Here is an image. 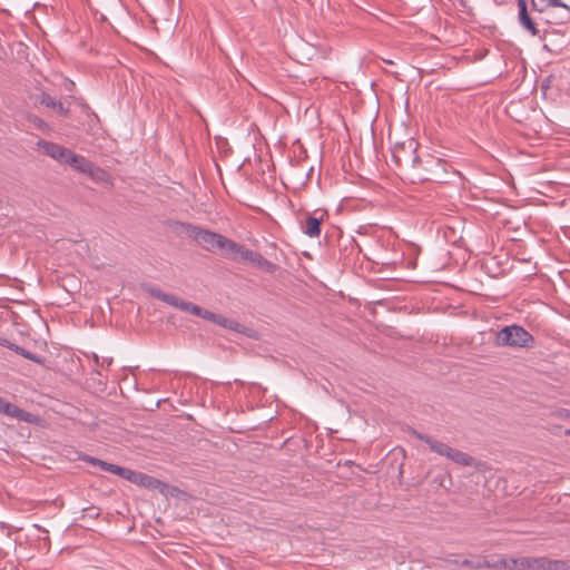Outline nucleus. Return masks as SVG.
<instances>
[{"instance_id": "obj_1", "label": "nucleus", "mask_w": 570, "mask_h": 570, "mask_svg": "<svg viewBox=\"0 0 570 570\" xmlns=\"http://www.w3.org/2000/svg\"><path fill=\"white\" fill-rule=\"evenodd\" d=\"M177 226L181 233L197 242V244L206 250H213L217 248L226 252L230 242V239L224 237L220 234L200 228L191 224L177 223Z\"/></svg>"}, {"instance_id": "obj_2", "label": "nucleus", "mask_w": 570, "mask_h": 570, "mask_svg": "<svg viewBox=\"0 0 570 570\" xmlns=\"http://www.w3.org/2000/svg\"><path fill=\"white\" fill-rule=\"evenodd\" d=\"M532 341V335L519 325L505 326L497 334L499 346L527 347Z\"/></svg>"}, {"instance_id": "obj_3", "label": "nucleus", "mask_w": 570, "mask_h": 570, "mask_svg": "<svg viewBox=\"0 0 570 570\" xmlns=\"http://www.w3.org/2000/svg\"><path fill=\"white\" fill-rule=\"evenodd\" d=\"M38 146L43 150L46 155L61 164H65V159H67L68 154L70 151V149L68 148L46 140H40L38 142Z\"/></svg>"}, {"instance_id": "obj_4", "label": "nucleus", "mask_w": 570, "mask_h": 570, "mask_svg": "<svg viewBox=\"0 0 570 570\" xmlns=\"http://www.w3.org/2000/svg\"><path fill=\"white\" fill-rule=\"evenodd\" d=\"M255 253H256L255 250L246 248L232 239L226 249V254L228 255L229 258L240 259L243 262H248V263H252V259L254 258Z\"/></svg>"}, {"instance_id": "obj_5", "label": "nucleus", "mask_w": 570, "mask_h": 570, "mask_svg": "<svg viewBox=\"0 0 570 570\" xmlns=\"http://www.w3.org/2000/svg\"><path fill=\"white\" fill-rule=\"evenodd\" d=\"M518 21L519 23L527 29L532 36H537L539 33V30L533 22V20L530 18L527 9V1L525 0H518Z\"/></svg>"}, {"instance_id": "obj_6", "label": "nucleus", "mask_w": 570, "mask_h": 570, "mask_svg": "<svg viewBox=\"0 0 570 570\" xmlns=\"http://www.w3.org/2000/svg\"><path fill=\"white\" fill-rule=\"evenodd\" d=\"M38 101L40 105L51 108L53 111L61 116H67L69 114V108L65 107L63 104L55 97H51L47 92H41L38 97Z\"/></svg>"}, {"instance_id": "obj_7", "label": "nucleus", "mask_w": 570, "mask_h": 570, "mask_svg": "<svg viewBox=\"0 0 570 570\" xmlns=\"http://www.w3.org/2000/svg\"><path fill=\"white\" fill-rule=\"evenodd\" d=\"M91 161L85 158L81 155H77L73 151H69L67 159H65V165H69L75 170L85 174V171L89 170Z\"/></svg>"}, {"instance_id": "obj_8", "label": "nucleus", "mask_w": 570, "mask_h": 570, "mask_svg": "<svg viewBox=\"0 0 570 570\" xmlns=\"http://www.w3.org/2000/svg\"><path fill=\"white\" fill-rule=\"evenodd\" d=\"M203 318L207 320V321H210V322H213L215 324H218V325H220V326H223L225 328H229V330L237 331L238 326H239V324L237 322L228 320V318H226V317H224L222 315L215 314V313H213L210 311H207V309H206V312H204V317Z\"/></svg>"}, {"instance_id": "obj_9", "label": "nucleus", "mask_w": 570, "mask_h": 570, "mask_svg": "<svg viewBox=\"0 0 570 570\" xmlns=\"http://www.w3.org/2000/svg\"><path fill=\"white\" fill-rule=\"evenodd\" d=\"M321 218L308 216L303 226V233L311 238L318 237L321 234Z\"/></svg>"}, {"instance_id": "obj_10", "label": "nucleus", "mask_w": 570, "mask_h": 570, "mask_svg": "<svg viewBox=\"0 0 570 570\" xmlns=\"http://www.w3.org/2000/svg\"><path fill=\"white\" fill-rule=\"evenodd\" d=\"M546 558H519V569L522 570H544Z\"/></svg>"}, {"instance_id": "obj_11", "label": "nucleus", "mask_w": 570, "mask_h": 570, "mask_svg": "<svg viewBox=\"0 0 570 570\" xmlns=\"http://www.w3.org/2000/svg\"><path fill=\"white\" fill-rule=\"evenodd\" d=\"M414 434L417 439L428 443L430 445L431 450H433L434 452H436L438 454H440L442 456L446 458L448 453L451 450V446H449L442 442L433 441L431 438H429L424 434L416 433V432H414Z\"/></svg>"}, {"instance_id": "obj_12", "label": "nucleus", "mask_w": 570, "mask_h": 570, "mask_svg": "<svg viewBox=\"0 0 570 570\" xmlns=\"http://www.w3.org/2000/svg\"><path fill=\"white\" fill-rule=\"evenodd\" d=\"M446 458L462 466H471V465H473V462H474L472 456H470L469 454H466L462 451L455 450L453 448H451Z\"/></svg>"}, {"instance_id": "obj_13", "label": "nucleus", "mask_w": 570, "mask_h": 570, "mask_svg": "<svg viewBox=\"0 0 570 570\" xmlns=\"http://www.w3.org/2000/svg\"><path fill=\"white\" fill-rule=\"evenodd\" d=\"M3 346L14 351L17 354L21 355L22 357L29 360V361H32V362H36V363H41V360L38 355H36L35 353H31L29 351H27L26 348L14 344V343H11L7 340L3 341L2 343Z\"/></svg>"}, {"instance_id": "obj_14", "label": "nucleus", "mask_w": 570, "mask_h": 570, "mask_svg": "<svg viewBox=\"0 0 570 570\" xmlns=\"http://www.w3.org/2000/svg\"><path fill=\"white\" fill-rule=\"evenodd\" d=\"M85 174L97 183L109 181V174L105 169L96 166L94 163L90 164L89 170L85 171Z\"/></svg>"}, {"instance_id": "obj_15", "label": "nucleus", "mask_w": 570, "mask_h": 570, "mask_svg": "<svg viewBox=\"0 0 570 570\" xmlns=\"http://www.w3.org/2000/svg\"><path fill=\"white\" fill-rule=\"evenodd\" d=\"M254 266L267 272V273H275L277 266L272 263L271 261L264 258L259 253H255L254 258L252 259V263Z\"/></svg>"}, {"instance_id": "obj_16", "label": "nucleus", "mask_w": 570, "mask_h": 570, "mask_svg": "<svg viewBox=\"0 0 570 570\" xmlns=\"http://www.w3.org/2000/svg\"><path fill=\"white\" fill-rule=\"evenodd\" d=\"M151 294H153V296L157 297L158 299L179 308V302H181V299L179 297H177L173 294L161 292L160 289H154V291H151Z\"/></svg>"}, {"instance_id": "obj_17", "label": "nucleus", "mask_w": 570, "mask_h": 570, "mask_svg": "<svg viewBox=\"0 0 570 570\" xmlns=\"http://www.w3.org/2000/svg\"><path fill=\"white\" fill-rule=\"evenodd\" d=\"M135 484L149 489H156L160 484V481L155 479L154 476L138 472Z\"/></svg>"}, {"instance_id": "obj_18", "label": "nucleus", "mask_w": 570, "mask_h": 570, "mask_svg": "<svg viewBox=\"0 0 570 570\" xmlns=\"http://www.w3.org/2000/svg\"><path fill=\"white\" fill-rule=\"evenodd\" d=\"M541 2L544 4L541 8H538L535 1L531 0L532 8L539 12H543L549 7H553V8L558 7V8H563L570 12V6L562 2L561 0H541Z\"/></svg>"}, {"instance_id": "obj_19", "label": "nucleus", "mask_w": 570, "mask_h": 570, "mask_svg": "<svg viewBox=\"0 0 570 570\" xmlns=\"http://www.w3.org/2000/svg\"><path fill=\"white\" fill-rule=\"evenodd\" d=\"M19 413H20L19 406L6 401L3 409L1 411V414L18 419Z\"/></svg>"}, {"instance_id": "obj_20", "label": "nucleus", "mask_w": 570, "mask_h": 570, "mask_svg": "<svg viewBox=\"0 0 570 570\" xmlns=\"http://www.w3.org/2000/svg\"><path fill=\"white\" fill-rule=\"evenodd\" d=\"M568 566L562 560H549L546 558L544 570H567Z\"/></svg>"}, {"instance_id": "obj_21", "label": "nucleus", "mask_w": 570, "mask_h": 570, "mask_svg": "<svg viewBox=\"0 0 570 570\" xmlns=\"http://www.w3.org/2000/svg\"><path fill=\"white\" fill-rule=\"evenodd\" d=\"M498 564L508 570H515L519 569V558L501 559L498 561Z\"/></svg>"}, {"instance_id": "obj_22", "label": "nucleus", "mask_w": 570, "mask_h": 570, "mask_svg": "<svg viewBox=\"0 0 570 570\" xmlns=\"http://www.w3.org/2000/svg\"><path fill=\"white\" fill-rule=\"evenodd\" d=\"M82 460L86 461L87 463H90L91 465L99 466L104 471H106V469H107L108 462H105V461H102L100 459H97V458H94V456H89V455H85L82 458Z\"/></svg>"}, {"instance_id": "obj_23", "label": "nucleus", "mask_w": 570, "mask_h": 570, "mask_svg": "<svg viewBox=\"0 0 570 570\" xmlns=\"http://www.w3.org/2000/svg\"><path fill=\"white\" fill-rule=\"evenodd\" d=\"M137 474H138V472H135V471H132L130 469L121 466V471H120V473L118 475L124 478L125 480H128V481L135 483L136 479H137Z\"/></svg>"}, {"instance_id": "obj_24", "label": "nucleus", "mask_w": 570, "mask_h": 570, "mask_svg": "<svg viewBox=\"0 0 570 570\" xmlns=\"http://www.w3.org/2000/svg\"><path fill=\"white\" fill-rule=\"evenodd\" d=\"M18 420L27 422V423H36L38 421V417L35 414L20 409Z\"/></svg>"}, {"instance_id": "obj_25", "label": "nucleus", "mask_w": 570, "mask_h": 570, "mask_svg": "<svg viewBox=\"0 0 570 570\" xmlns=\"http://www.w3.org/2000/svg\"><path fill=\"white\" fill-rule=\"evenodd\" d=\"M106 471L118 475L121 471V466L112 464V463H108Z\"/></svg>"}, {"instance_id": "obj_26", "label": "nucleus", "mask_w": 570, "mask_h": 570, "mask_svg": "<svg viewBox=\"0 0 570 570\" xmlns=\"http://www.w3.org/2000/svg\"><path fill=\"white\" fill-rule=\"evenodd\" d=\"M195 304L190 303V302H186V301H183L179 302V309L181 311H186V312H191V307L194 306Z\"/></svg>"}, {"instance_id": "obj_27", "label": "nucleus", "mask_w": 570, "mask_h": 570, "mask_svg": "<svg viewBox=\"0 0 570 570\" xmlns=\"http://www.w3.org/2000/svg\"><path fill=\"white\" fill-rule=\"evenodd\" d=\"M204 312H206V309H204L200 306L195 304L191 307V312L190 313L203 318L204 317Z\"/></svg>"}, {"instance_id": "obj_28", "label": "nucleus", "mask_w": 570, "mask_h": 570, "mask_svg": "<svg viewBox=\"0 0 570 570\" xmlns=\"http://www.w3.org/2000/svg\"><path fill=\"white\" fill-rule=\"evenodd\" d=\"M35 124L42 128V127H47V124L42 120V119H39V118H35Z\"/></svg>"}, {"instance_id": "obj_29", "label": "nucleus", "mask_w": 570, "mask_h": 570, "mask_svg": "<svg viewBox=\"0 0 570 570\" xmlns=\"http://www.w3.org/2000/svg\"><path fill=\"white\" fill-rule=\"evenodd\" d=\"M112 360L111 358H102V362H101V366H109L111 364Z\"/></svg>"}, {"instance_id": "obj_30", "label": "nucleus", "mask_w": 570, "mask_h": 570, "mask_svg": "<svg viewBox=\"0 0 570 570\" xmlns=\"http://www.w3.org/2000/svg\"><path fill=\"white\" fill-rule=\"evenodd\" d=\"M563 417L570 419V411H566L564 414H563Z\"/></svg>"}, {"instance_id": "obj_31", "label": "nucleus", "mask_w": 570, "mask_h": 570, "mask_svg": "<svg viewBox=\"0 0 570 570\" xmlns=\"http://www.w3.org/2000/svg\"><path fill=\"white\" fill-rule=\"evenodd\" d=\"M94 358H95V362H96L97 364H99L98 355H95V356H94Z\"/></svg>"}, {"instance_id": "obj_32", "label": "nucleus", "mask_w": 570, "mask_h": 570, "mask_svg": "<svg viewBox=\"0 0 570 570\" xmlns=\"http://www.w3.org/2000/svg\"><path fill=\"white\" fill-rule=\"evenodd\" d=\"M566 435L570 436V429L566 430Z\"/></svg>"}]
</instances>
